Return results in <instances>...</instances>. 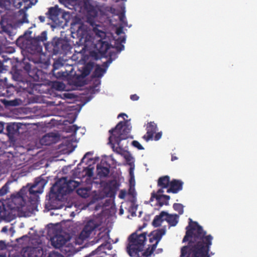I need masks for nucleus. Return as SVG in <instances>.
I'll return each mask as SVG.
<instances>
[{
    "mask_svg": "<svg viewBox=\"0 0 257 257\" xmlns=\"http://www.w3.org/2000/svg\"><path fill=\"white\" fill-rule=\"evenodd\" d=\"M189 220L183 239V242L188 243L181 248L180 257H211L213 254L209 253L213 236L210 234L206 235V232L197 222L193 221L191 218Z\"/></svg>",
    "mask_w": 257,
    "mask_h": 257,
    "instance_id": "nucleus-1",
    "label": "nucleus"
},
{
    "mask_svg": "<svg viewBox=\"0 0 257 257\" xmlns=\"http://www.w3.org/2000/svg\"><path fill=\"white\" fill-rule=\"evenodd\" d=\"M11 7V0H1V47L14 43L16 28L13 25L15 14Z\"/></svg>",
    "mask_w": 257,
    "mask_h": 257,
    "instance_id": "nucleus-2",
    "label": "nucleus"
},
{
    "mask_svg": "<svg viewBox=\"0 0 257 257\" xmlns=\"http://www.w3.org/2000/svg\"><path fill=\"white\" fill-rule=\"evenodd\" d=\"M132 126L127 120L120 121L115 127L110 130V136L108 138V144L111 145L113 152L118 154H122L124 150L120 146L122 140L128 138Z\"/></svg>",
    "mask_w": 257,
    "mask_h": 257,
    "instance_id": "nucleus-3",
    "label": "nucleus"
},
{
    "mask_svg": "<svg viewBox=\"0 0 257 257\" xmlns=\"http://www.w3.org/2000/svg\"><path fill=\"white\" fill-rule=\"evenodd\" d=\"M23 187L16 194L11 195V198L7 200L1 199L3 209L5 214H10L13 210H19L25 206L26 201H31V196L29 195L28 186Z\"/></svg>",
    "mask_w": 257,
    "mask_h": 257,
    "instance_id": "nucleus-4",
    "label": "nucleus"
},
{
    "mask_svg": "<svg viewBox=\"0 0 257 257\" xmlns=\"http://www.w3.org/2000/svg\"><path fill=\"white\" fill-rule=\"evenodd\" d=\"M146 236V232L140 234H138L137 232H134L129 236L126 251L130 256H136L139 254V252L143 250L147 239Z\"/></svg>",
    "mask_w": 257,
    "mask_h": 257,
    "instance_id": "nucleus-5",
    "label": "nucleus"
},
{
    "mask_svg": "<svg viewBox=\"0 0 257 257\" xmlns=\"http://www.w3.org/2000/svg\"><path fill=\"white\" fill-rule=\"evenodd\" d=\"M171 181L170 178L168 175L160 177L158 180L157 183L158 186L160 188L157 193L155 192L152 193L150 201H153V199L155 198L160 206L164 205H168L169 200L170 199V196L162 194L164 192V189H168L169 187H170Z\"/></svg>",
    "mask_w": 257,
    "mask_h": 257,
    "instance_id": "nucleus-6",
    "label": "nucleus"
},
{
    "mask_svg": "<svg viewBox=\"0 0 257 257\" xmlns=\"http://www.w3.org/2000/svg\"><path fill=\"white\" fill-rule=\"evenodd\" d=\"M79 185V182L71 179L67 180L66 177H63L51 188L50 192L54 194L66 195L72 192Z\"/></svg>",
    "mask_w": 257,
    "mask_h": 257,
    "instance_id": "nucleus-7",
    "label": "nucleus"
},
{
    "mask_svg": "<svg viewBox=\"0 0 257 257\" xmlns=\"http://www.w3.org/2000/svg\"><path fill=\"white\" fill-rule=\"evenodd\" d=\"M100 224L95 220L90 219L87 221L77 238L76 242L78 244L82 243L84 240L89 238L92 234H95Z\"/></svg>",
    "mask_w": 257,
    "mask_h": 257,
    "instance_id": "nucleus-8",
    "label": "nucleus"
},
{
    "mask_svg": "<svg viewBox=\"0 0 257 257\" xmlns=\"http://www.w3.org/2000/svg\"><path fill=\"white\" fill-rule=\"evenodd\" d=\"M76 35L78 39V41L76 42V45H77L78 47L81 46L82 49L79 51L75 50V52L82 53V51L85 50L86 47V43L87 42L88 39V32L83 25H81L78 28L76 31Z\"/></svg>",
    "mask_w": 257,
    "mask_h": 257,
    "instance_id": "nucleus-9",
    "label": "nucleus"
},
{
    "mask_svg": "<svg viewBox=\"0 0 257 257\" xmlns=\"http://www.w3.org/2000/svg\"><path fill=\"white\" fill-rule=\"evenodd\" d=\"M21 65L29 77L34 81L38 82L43 79V71L41 70L36 67L32 69L31 65L28 62H23Z\"/></svg>",
    "mask_w": 257,
    "mask_h": 257,
    "instance_id": "nucleus-10",
    "label": "nucleus"
},
{
    "mask_svg": "<svg viewBox=\"0 0 257 257\" xmlns=\"http://www.w3.org/2000/svg\"><path fill=\"white\" fill-rule=\"evenodd\" d=\"M47 181L41 177L36 178L34 183L29 188L28 187L27 191L30 196H36L37 194H41L43 191L44 186Z\"/></svg>",
    "mask_w": 257,
    "mask_h": 257,
    "instance_id": "nucleus-11",
    "label": "nucleus"
},
{
    "mask_svg": "<svg viewBox=\"0 0 257 257\" xmlns=\"http://www.w3.org/2000/svg\"><path fill=\"white\" fill-rule=\"evenodd\" d=\"M47 40L46 31L42 32L41 34L37 37L34 38L31 41L30 48L35 52H39L42 50L41 45V42H44Z\"/></svg>",
    "mask_w": 257,
    "mask_h": 257,
    "instance_id": "nucleus-12",
    "label": "nucleus"
},
{
    "mask_svg": "<svg viewBox=\"0 0 257 257\" xmlns=\"http://www.w3.org/2000/svg\"><path fill=\"white\" fill-rule=\"evenodd\" d=\"M165 233L166 229L165 228H160L152 231L148 235L149 242L153 243L152 245H155V247L157 248L158 244Z\"/></svg>",
    "mask_w": 257,
    "mask_h": 257,
    "instance_id": "nucleus-13",
    "label": "nucleus"
},
{
    "mask_svg": "<svg viewBox=\"0 0 257 257\" xmlns=\"http://www.w3.org/2000/svg\"><path fill=\"white\" fill-rule=\"evenodd\" d=\"M91 68L89 66H85L82 67L81 74L77 76L74 81V84L78 86H82L86 84L84 79L90 73Z\"/></svg>",
    "mask_w": 257,
    "mask_h": 257,
    "instance_id": "nucleus-14",
    "label": "nucleus"
},
{
    "mask_svg": "<svg viewBox=\"0 0 257 257\" xmlns=\"http://www.w3.org/2000/svg\"><path fill=\"white\" fill-rule=\"evenodd\" d=\"M157 129V124L154 121L148 122L146 127L147 133L146 134L143 136V139L146 142L153 140L154 135L156 133Z\"/></svg>",
    "mask_w": 257,
    "mask_h": 257,
    "instance_id": "nucleus-15",
    "label": "nucleus"
},
{
    "mask_svg": "<svg viewBox=\"0 0 257 257\" xmlns=\"http://www.w3.org/2000/svg\"><path fill=\"white\" fill-rule=\"evenodd\" d=\"M59 139V136L54 133H49L44 135L40 140L43 145L50 146L56 143Z\"/></svg>",
    "mask_w": 257,
    "mask_h": 257,
    "instance_id": "nucleus-16",
    "label": "nucleus"
},
{
    "mask_svg": "<svg viewBox=\"0 0 257 257\" xmlns=\"http://www.w3.org/2000/svg\"><path fill=\"white\" fill-rule=\"evenodd\" d=\"M183 182L181 180L173 179L171 180L170 187L168 188L167 192L176 194L183 189Z\"/></svg>",
    "mask_w": 257,
    "mask_h": 257,
    "instance_id": "nucleus-17",
    "label": "nucleus"
},
{
    "mask_svg": "<svg viewBox=\"0 0 257 257\" xmlns=\"http://www.w3.org/2000/svg\"><path fill=\"white\" fill-rule=\"evenodd\" d=\"M97 175L100 178L106 177L110 172V165H107L105 162H101L97 165Z\"/></svg>",
    "mask_w": 257,
    "mask_h": 257,
    "instance_id": "nucleus-18",
    "label": "nucleus"
},
{
    "mask_svg": "<svg viewBox=\"0 0 257 257\" xmlns=\"http://www.w3.org/2000/svg\"><path fill=\"white\" fill-rule=\"evenodd\" d=\"M67 242V240L62 235H56L51 239L52 245L56 248L62 247Z\"/></svg>",
    "mask_w": 257,
    "mask_h": 257,
    "instance_id": "nucleus-19",
    "label": "nucleus"
},
{
    "mask_svg": "<svg viewBox=\"0 0 257 257\" xmlns=\"http://www.w3.org/2000/svg\"><path fill=\"white\" fill-rule=\"evenodd\" d=\"M96 47L99 53L104 55L110 48V45L108 42L100 39L98 41V42L96 45Z\"/></svg>",
    "mask_w": 257,
    "mask_h": 257,
    "instance_id": "nucleus-20",
    "label": "nucleus"
},
{
    "mask_svg": "<svg viewBox=\"0 0 257 257\" xmlns=\"http://www.w3.org/2000/svg\"><path fill=\"white\" fill-rule=\"evenodd\" d=\"M19 130V126L15 123L8 124L6 127V133L9 138H12Z\"/></svg>",
    "mask_w": 257,
    "mask_h": 257,
    "instance_id": "nucleus-21",
    "label": "nucleus"
},
{
    "mask_svg": "<svg viewBox=\"0 0 257 257\" xmlns=\"http://www.w3.org/2000/svg\"><path fill=\"white\" fill-rule=\"evenodd\" d=\"M166 215L167 212L162 211L159 215H156L153 221V225L156 227L160 226L162 222L165 220L164 217Z\"/></svg>",
    "mask_w": 257,
    "mask_h": 257,
    "instance_id": "nucleus-22",
    "label": "nucleus"
},
{
    "mask_svg": "<svg viewBox=\"0 0 257 257\" xmlns=\"http://www.w3.org/2000/svg\"><path fill=\"white\" fill-rule=\"evenodd\" d=\"M59 14V10L57 7H51L46 13L48 17L53 20L57 19Z\"/></svg>",
    "mask_w": 257,
    "mask_h": 257,
    "instance_id": "nucleus-23",
    "label": "nucleus"
},
{
    "mask_svg": "<svg viewBox=\"0 0 257 257\" xmlns=\"http://www.w3.org/2000/svg\"><path fill=\"white\" fill-rule=\"evenodd\" d=\"M91 188L89 187H80L76 192L78 195L84 198H87L89 196Z\"/></svg>",
    "mask_w": 257,
    "mask_h": 257,
    "instance_id": "nucleus-24",
    "label": "nucleus"
},
{
    "mask_svg": "<svg viewBox=\"0 0 257 257\" xmlns=\"http://www.w3.org/2000/svg\"><path fill=\"white\" fill-rule=\"evenodd\" d=\"M165 219L168 223L172 226L176 225L178 223V216L177 214L172 215L167 213V215H165Z\"/></svg>",
    "mask_w": 257,
    "mask_h": 257,
    "instance_id": "nucleus-25",
    "label": "nucleus"
},
{
    "mask_svg": "<svg viewBox=\"0 0 257 257\" xmlns=\"http://www.w3.org/2000/svg\"><path fill=\"white\" fill-rule=\"evenodd\" d=\"M106 69L101 68L99 65H97L93 73L92 76L94 78H100L105 73Z\"/></svg>",
    "mask_w": 257,
    "mask_h": 257,
    "instance_id": "nucleus-26",
    "label": "nucleus"
},
{
    "mask_svg": "<svg viewBox=\"0 0 257 257\" xmlns=\"http://www.w3.org/2000/svg\"><path fill=\"white\" fill-rule=\"evenodd\" d=\"M156 249L155 245H150L143 253V255L145 257H151Z\"/></svg>",
    "mask_w": 257,
    "mask_h": 257,
    "instance_id": "nucleus-27",
    "label": "nucleus"
},
{
    "mask_svg": "<svg viewBox=\"0 0 257 257\" xmlns=\"http://www.w3.org/2000/svg\"><path fill=\"white\" fill-rule=\"evenodd\" d=\"M1 102L3 103L6 106H16L18 104L16 100H7L5 99H1Z\"/></svg>",
    "mask_w": 257,
    "mask_h": 257,
    "instance_id": "nucleus-28",
    "label": "nucleus"
},
{
    "mask_svg": "<svg viewBox=\"0 0 257 257\" xmlns=\"http://www.w3.org/2000/svg\"><path fill=\"white\" fill-rule=\"evenodd\" d=\"M174 209L177 211L179 214L181 215L184 212V206L182 204L180 203H174L173 204Z\"/></svg>",
    "mask_w": 257,
    "mask_h": 257,
    "instance_id": "nucleus-29",
    "label": "nucleus"
},
{
    "mask_svg": "<svg viewBox=\"0 0 257 257\" xmlns=\"http://www.w3.org/2000/svg\"><path fill=\"white\" fill-rule=\"evenodd\" d=\"M11 183V181H8L5 185L1 188V196L6 194L9 192V185Z\"/></svg>",
    "mask_w": 257,
    "mask_h": 257,
    "instance_id": "nucleus-30",
    "label": "nucleus"
},
{
    "mask_svg": "<svg viewBox=\"0 0 257 257\" xmlns=\"http://www.w3.org/2000/svg\"><path fill=\"white\" fill-rule=\"evenodd\" d=\"M12 93L9 90L8 88H1V96H10Z\"/></svg>",
    "mask_w": 257,
    "mask_h": 257,
    "instance_id": "nucleus-31",
    "label": "nucleus"
},
{
    "mask_svg": "<svg viewBox=\"0 0 257 257\" xmlns=\"http://www.w3.org/2000/svg\"><path fill=\"white\" fill-rule=\"evenodd\" d=\"M94 31L95 32L96 35L100 37L101 40L105 38L106 34L103 31H102L97 29H94Z\"/></svg>",
    "mask_w": 257,
    "mask_h": 257,
    "instance_id": "nucleus-32",
    "label": "nucleus"
},
{
    "mask_svg": "<svg viewBox=\"0 0 257 257\" xmlns=\"http://www.w3.org/2000/svg\"><path fill=\"white\" fill-rule=\"evenodd\" d=\"M108 185H109V187L111 189H113L114 190L117 189L119 186L116 181L114 180L109 181V182L108 183Z\"/></svg>",
    "mask_w": 257,
    "mask_h": 257,
    "instance_id": "nucleus-33",
    "label": "nucleus"
},
{
    "mask_svg": "<svg viewBox=\"0 0 257 257\" xmlns=\"http://www.w3.org/2000/svg\"><path fill=\"white\" fill-rule=\"evenodd\" d=\"M132 145L135 148H137L139 150H144V148L137 141H133L132 142Z\"/></svg>",
    "mask_w": 257,
    "mask_h": 257,
    "instance_id": "nucleus-34",
    "label": "nucleus"
},
{
    "mask_svg": "<svg viewBox=\"0 0 257 257\" xmlns=\"http://www.w3.org/2000/svg\"><path fill=\"white\" fill-rule=\"evenodd\" d=\"M128 193L129 195L134 197L136 193H135V189L134 188V185H132V181H130V188L128 189Z\"/></svg>",
    "mask_w": 257,
    "mask_h": 257,
    "instance_id": "nucleus-35",
    "label": "nucleus"
},
{
    "mask_svg": "<svg viewBox=\"0 0 257 257\" xmlns=\"http://www.w3.org/2000/svg\"><path fill=\"white\" fill-rule=\"evenodd\" d=\"M119 21L122 23V24L124 26H127V22L125 20V17L124 13H121L119 16Z\"/></svg>",
    "mask_w": 257,
    "mask_h": 257,
    "instance_id": "nucleus-36",
    "label": "nucleus"
},
{
    "mask_svg": "<svg viewBox=\"0 0 257 257\" xmlns=\"http://www.w3.org/2000/svg\"><path fill=\"white\" fill-rule=\"evenodd\" d=\"M38 63L40 64L39 66L40 67L46 68L49 64V62L48 60H46L44 62H41V61H39V62H38Z\"/></svg>",
    "mask_w": 257,
    "mask_h": 257,
    "instance_id": "nucleus-37",
    "label": "nucleus"
},
{
    "mask_svg": "<svg viewBox=\"0 0 257 257\" xmlns=\"http://www.w3.org/2000/svg\"><path fill=\"white\" fill-rule=\"evenodd\" d=\"M54 87L58 90H62L64 88V85L62 82H57L54 84Z\"/></svg>",
    "mask_w": 257,
    "mask_h": 257,
    "instance_id": "nucleus-38",
    "label": "nucleus"
},
{
    "mask_svg": "<svg viewBox=\"0 0 257 257\" xmlns=\"http://www.w3.org/2000/svg\"><path fill=\"white\" fill-rule=\"evenodd\" d=\"M78 129V127L76 125H72L69 127L67 132L76 133Z\"/></svg>",
    "mask_w": 257,
    "mask_h": 257,
    "instance_id": "nucleus-39",
    "label": "nucleus"
},
{
    "mask_svg": "<svg viewBox=\"0 0 257 257\" xmlns=\"http://www.w3.org/2000/svg\"><path fill=\"white\" fill-rule=\"evenodd\" d=\"M126 195V191L125 190H121L118 195L119 198L124 199Z\"/></svg>",
    "mask_w": 257,
    "mask_h": 257,
    "instance_id": "nucleus-40",
    "label": "nucleus"
},
{
    "mask_svg": "<svg viewBox=\"0 0 257 257\" xmlns=\"http://www.w3.org/2000/svg\"><path fill=\"white\" fill-rule=\"evenodd\" d=\"M9 66L5 65L4 62L1 61V73H3L4 71H8L9 69Z\"/></svg>",
    "mask_w": 257,
    "mask_h": 257,
    "instance_id": "nucleus-41",
    "label": "nucleus"
},
{
    "mask_svg": "<svg viewBox=\"0 0 257 257\" xmlns=\"http://www.w3.org/2000/svg\"><path fill=\"white\" fill-rule=\"evenodd\" d=\"M124 45L119 43H118V44H117V45L116 46V49L117 51L119 52L120 51H121L122 50H123L124 49Z\"/></svg>",
    "mask_w": 257,
    "mask_h": 257,
    "instance_id": "nucleus-42",
    "label": "nucleus"
},
{
    "mask_svg": "<svg viewBox=\"0 0 257 257\" xmlns=\"http://www.w3.org/2000/svg\"><path fill=\"white\" fill-rule=\"evenodd\" d=\"M162 136V132H158V133L156 134V135H155L154 137H153L154 140L155 141H157L159 140L161 138Z\"/></svg>",
    "mask_w": 257,
    "mask_h": 257,
    "instance_id": "nucleus-43",
    "label": "nucleus"
},
{
    "mask_svg": "<svg viewBox=\"0 0 257 257\" xmlns=\"http://www.w3.org/2000/svg\"><path fill=\"white\" fill-rule=\"evenodd\" d=\"M123 33V27H120L116 29V34L117 35H120L121 34Z\"/></svg>",
    "mask_w": 257,
    "mask_h": 257,
    "instance_id": "nucleus-44",
    "label": "nucleus"
},
{
    "mask_svg": "<svg viewBox=\"0 0 257 257\" xmlns=\"http://www.w3.org/2000/svg\"><path fill=\"white\" fill-rule=\"evenodd\" d=\"M111 62V61L110 60H108L103 63L102 66L105 67L104 69H106Z\"/></svg>",
    "mask_w": 257,
    "mask_h": 257,
    "instance_id": "nucleus-45",
    "label": "nucleus"
},
{
    "mask_svg": "<svg viewBox=\"0 0 257 257\" xmlns=\"http://www.w3.org/2000/svg\"><path fill=\"white\" fill-rule=\"evenodd\" d=\"M93 155V153L90 152H88L87 153H86L85 155L84 156V157H83V158L81 160V162H83L84 161V160L88 157L89 156H92Z\"/></svg>",
    "mask_w": 257,
    "mask_h": 257,
    "instance_id": "nucleus-46",
    "label": "nucleus"
},
{
    "mask_svg": "<svg viewBox=\"0 0 257 257\" xmlns=\"http://www.w3.org/2000/svg\"><path fill=\"white\" fill-rule=\"evenodd\" d=\"M130 98L133 101H136L139 99V97L137 94H133L131 95Z\"/></svg>",
    "mask_w": 257,
    "mask_h": 257,
    "instance_id": "nucleus-47",
    "label": "nucleus"
},
{
    "mask_svg": "<svg viewBox=\"0 0 257 257\" xmlns=\"http://www.w3.org/2000/svg\"><path fill=\"white\" fill-rule=\"evenodd\" d=\"M116 41L121 44L122 43H125V37H119L118 38V39L116 40Z\"/></svg>",
    "mask_w": 257,
    "mask_h": 257,
    "instance_id": "nucleus-48",
    "label": "nucleus"
},
{
    "mask_svg": "<svg viewBox=\"0 0 257 257\" xmlns=\"http://www.w3.org/2000/svg\"><path fill=\"white\" fill-rule=\"evenodd\" d=\"M86 174L87 176L91 177L93 175L92 169L90 168H88L86 171Z\"/></svg>",
    "mask_w": 257,
    "mask_h": 257,
    "instance_id": "nucleus-49",
    "label": "nucleus"
},
{
    "mask_svg": "<svg viewBox=\"0 0 257 257\" xmlns=\"http://www.w3.org/2000/svg\"><path fill=\"white\" fill-rule=\"evenodd\" d=\"M24 3L29 2L30 4L32 5H34L37 2L38 0H23Z\"/></svg>",
    "mask_w": 257,
    "mask_h": 257,
    "instance_id": "nucleus-50",
    "label": "nucleus"
},
{
    "mask_svg": "<svg viewBox=\"0 0 257 257\" xmlns=\"http://www.w3.org/2000/svg\"><path fill=\"white\" fill-rule=\"evenodd\" d=\"M17 72H15L14 75H13L14 77L17 81H22V77L17 76Z\"/></svg>",
    "mask_w": 257,
    "mask_h": 257,
    "instance_id": "nucleus-51",
    "label": "nucleus"
},
{
    "mask_svg": "<svg viewBox=\"0 0 257 257\" xmlns=\"http://www.w3.org/2000/svg\"><path fill=\"white\" fill-rule=\"evenodd\" d=\"M60 44L59 42L58 41H55L54 42L52 43L54 47H58L59 44Z\"/></svg>",
    "mask_w": 257,
    "mask_h": 257,
    "instance_id": "nucleus-52",
    "label": "nucleus"
},
{
    "mask_svg": "<svg viewBox=\"0 0 257 257\" xmlns=\"http://www.w3.org/2000/svg\"><path fill=\"white\" fill-rule=\"evenodd\" d=\"M39 19L40 20V21L41 22H44L45 21V17L44 16H39Z\"/></svg>",
    "mask_w": 257,
    "mask_h": 257,
    "instance_id": "nucleus-53",
    "label": "nucleus"
},
{
    "mask_svg": "<svg viewBox=\"0 0 257 257\" xmlns=\"http://www.w3.org/2000/svg\"><path fill=\"white\" fill-rule=\"evenodd\" d=\"M1 134H2V133H3V130L4 128V125H5V123L4 122L1 121Z\"/></svg>",
    "mask_w": 257,
    "mask_h": 257,
    "instance_id": "nucleus-54",
    "label": "nucleus"
},
{
    "mask_svg": "<svg viewBox=\"0 0 257 257\" xmlns=\"http://www.w3.org/2000/svg\"><path fill=\"white\" fill-rule=\"evenodd\" d=\"M178 159V158L175 156H174L173 155H172V158H171V161H174L175 160H177Z\"/></svg>",
    "mask_w": 257,
    "mask_h": 257,
    "instance_id": "nucleus-55",
    "label": "nucleus"
},
{
    "mask_svg": "<svg viewBox=\"0 0 257 257\" xmlns=\"http://www.w3.org/2000/svg\"><path fill=\"white\" fill-rule=\"evenodd\" d=\"M8 230V228L6 226L3 227L2 229L1 230V232H6Z\"/></svg>",
    "mask_w": 257,
    "mask_h": 257,
    "instance_id": "nucleus-56",
    "label": "nucleus"
},
{
    "mask_svg": "<svg viewBox=\"0 0 257 257\" xmlns=\"http://www.w3.org/2000/svg\"><path fill=\"white\" fill-rule=\"evenodd\" d=\"M123 116H127V115L125 114V113H121L120 114H118L117 117H123Z\"/></svg>",
    "mask_w": 257,
    "mask_h": 257,
    "instance_id": "nucleus-57",
    "label": "nucleus"
},
{
    "mask_svg": "<svg viewBox=\"0 0 257 257\" xmlns=\"http://www.w3.org/2000/svg\"><path fill=\"white\" fill-rule=\"evenodd\" d=\"M131 158H132V157L131 156H127L125 157V159L127 162L130 161L131 160Z\"/></svg>",
    "mask_w": 257,
    "mask_h": 257,
    "instance_id": "nucleus-58",
    "label": "nucleus"
},
{
    "mask_svg": "<svg viewBox=\"0 0 257 257\" xmlns=\"http://www.w3.org/2000/svg\"><path fill=\"white\" fill-rule=\"evenodd\" d=\"M100 235H101V233H100L98 234V237H99V238L96 240V241H97V242L98 241V240H99L101 237H102V236H100Z\"/></svg>",
    "mask_w": 257,
    "mask_h": 257,
    "instance_id": "nucleus-59",
    "label": "nucleus"
},
{
    "mask_svg": "<svg viewBox=\"0 0 257 257\" xmlns=\"http://www.w3.org/2000/svg\"><path fill=\"white\" fill-rule=\"evenodd\" d=\"M60 2H68L70 0H59Z\"/></svg>",
    "mask_w": 257,
    "mask_h": 257,
    "instance_id": "nucleus-60",
    "label": "nucleus"
},
{
    "mask_svg": "<svg viewBox=\"0 0 257 257\" xmlns=\"http://www.w3.org/2000/svg\"><path fill=\"white\" fill-rule=\"evenodd\" d=\"M3 244H5V241H3V240H1V246H2Z\"/></svg>",
    "mask_w": 257,
    "mask_h": 257,
    "instance_id": "nucleus-61",
    "label": "nucleus"
},
{
    "mask_svg": "<svg viewBox=\"0 0 257 257\" xmlns=\"http://www.w3.org/2000/svg\"><path fill=\"white\" fill-rule=\"evenodd\" d=\"M161 202H163L165 203L166 202V200H165V199L163 198V199H162Z\"/></svg>",
    "mask_w": 257,
    "mask_h": 257,
    "instance_id": "nucleus-62",
    "label": "nucleus"
},
{
    "mask_svg": "<svg viewBox=\"0 0 257 257\" xmlns=\"http://www.w3.org/2000/svg\"><path fill=\"white\" fill-rule=\"evenodd\" d=\"M75 120V118H74L71 121L70 123H73Z\"/></svg>",
    "mask_w": 257,
    "mask_h": 257,
    "instance_id": "nucleus-63",
    "label": "nucleus"
},
{
    "mask_svg": "<svg viewBox=\"0 0 257 257\" xmlns=\"http://www.w3.org/2000/svg\"><path fill=\"white\" fill-rule=\"evenodd\" d=\"M158 250H159L160 252L162 251L163 249L162 248L158 249Z\"/></svg>",
    "mask_w": 257,
    "mask_h": 257,
    "instance_id": "nucleus-64",
    "label": "nucleus"
}]
</instances>
